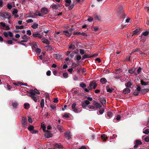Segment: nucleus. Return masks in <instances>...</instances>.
Here are the masks:
<instances>
[{"instance_id": "338daca9", "label": "nucleus", "mask_w": 149, "mask_h": 149, "mask_svg": "<svg viewBox=\"0 0 149 149\" xmlns=\"http://www.w3.org/2000/svg\"><path fill=\"white\" fill-rule=\"evenodd\" d=\"M7 43L9 45L12 44H13V42L11 40H9L7 41Z\"/></svg>"}, {"instance_id": "58836bf2", "label": "nucleus", "mask_w": 149, "mask_h": 149, "mask_svg": "<svg viewBox=\"0 0 149 149\" xmlns=\"http://www.w3.org/2000/svg\"><path fill=\"white\" fill-rule=\"evenodd\" d=\"M113 114V113H112L111 111L108 112L107 113V115L109 118L111 117L112 116Z\"/></svg>"}, {"instance_id": "49530a36", "label": "nucleus", "mask_w": 149, "mask_h": 149, "mask_svg": "<svg viewBox=\"0 0 149 149\" xmlns=\"http://www.w3.org/2000/svg\"><path fill=\"white\" fill-rule=\"evenodd\" d=\"M33 20L32 19H29L26 20L27 23H29L33 22Z\"/></svg>"}, {"instance_id": "a878e982", "label": "nucleus", "mask_w": 149, "mask_h": 149, "mask_svg": "<svg viewBox=\"0 0 149 149\" xmlns=\"http://www.w3.org/2000/svg\"><path fill=\"white\" fill-rule=\"evenodd\" d=\"M38 24H37L35 23H34L31 26V27L35 29L38 28Z\"/></svg>"}, {"instance_id": "7c9ffc66", "label": "nucleus", "mask_w": 149, "mask_h": 149, "mask_svg": "<svg viewBox=\"0 0 149 149\" xmlns=\"http://www.w3.org/2000/svg\"><path fill=\"white\" fill-rule=\"evenodd\" d=\"M15 27L17 29H22L24 28V26H19L18 25H16Z\"/></svg>"}, {"instance_id": "c85d7f7f", "label": "nucleus", "mask_w": 149, "mask_h": 149, "mask_svg": "<svg viewBox=\"0 0 149 149\" xmlns=\"http://www.w3.org/2000/svg\"><path fill=\"white\" fill-rule=\"evenodd\" d=\"M63 117L67 118L70 117V114L69 113H65L64 115L63 116Z\"/></svg>"}, {"instance_id": "4468645a", "label": "nucleus", "mask_w": 149, "mask_h": 149, "mask_svg": "<svg viewBox=\"0 0 149 149\" xmlns=\"http://www.w3.org/2000/svg\"><path fill=\"white\" fill-rule=\"evenodd\" d=\"M95 82L94 81H93L92 82H91L89 84V86L88 87V88L89 89V90H91L92 89V87L93 86V85L95 83Z\"/></svg>"}, {"instance_id": "dca6fc26", "label": "nucleus", "mask_w": 149, "mask_h": 149, "mask_svg": "<svg viewBox=\"0 0 149 149\" xmlns=\"http://www.w3.org/2000/svg\"><path fill=\"white\" fill-rule=\"evenodd\" d=\"M60 7L58 4H55L52 6V8L53 9H57L59 8Z\"/></svg>"}, {"instance_id": "f3484780", "label": "nucleus", "mask_w": 149, "mask_h": 149, "mask_svg": "<svg viewBox=\"0 0 149 149\" xmlns=\"http://www.w3.org/2000/svg\"><path fill=\"white\" fill-rule=\"evenodd\" d=\"M102 139L104 141H105L107 138V137L104 134H102L101 136Z\"/></svg>"}, {"instance_id": "7ed1b4c3", "label": "nucleus", "mask_w": 149, "mask_h": 149, "mask_svg": "<svg viewBox=\"0 0 149 149\" xmlns=\"http://www.w3.org/2000/svg\"><path fill=\"white\" fill-rule=\"evenodd\" d=\"M90 103V102L88 100H86L82 102V107L85 109Z\"/></svg>"}, {"instance_id": "79ce46f5", "label": "nucleus", "mask_w": 149, "mask_h": 149, "mask_svg": "<svg viewBox=\"0 0 149 149\" xmlns=\"http://www.w3.org/2000/svg\"><path fill=\"white\" fill-rule=\"evenodd\" d=\"M80 86L82 88L85 87H86V85L84 83H82L80 84Z\"/></svg>"}, {"instance_id": "6e6552de", "label": "nucleus", "mask_w": 149, "mask_h": 149, "mask_svg": "<svg viewBox=\"0 0 149 149\" xmlns=\"http://www.w3.org/2000/svg\"><path fill=\"white\" fill-rule=\"evenodd\" d=\"M130 90L128 88H125L123 90V93L124 94H126L130 93Z\"/></svg>"}, {"instance_id": "c03bdc74", "label": "nucleus", "mask_w": 149, "mask_h": 149, "mask_svg": "<svg viewBox=\"0 0 149 149\" xmlns=\"http://www.w3.org/2000/svg\"><path fill=\"white\" fill-rule=\"evenodd\" d=\"M100 102L102 104H105L106 100L105 99H103L100 100Z\"/></svg>"}, {"instance_id": "5fc2aeb1", "label": "nucleus", "mask_w": 149, "mask_h": 149, "mask_svg": "<svg viewBox=\"0 0 149 149\" xmlns=\"http://www.w3.org/2000/svg\"><path fill=\"white\" fill-rule=\"evenodd\" d=\"M63 76L65 78H67L68 77V74L67 73H64L63 74Z\"/></svg>"}, {"instance_id": "f8f14e48", "label": "nucleus", "mask_w": 149, "mask_h": 149, "mask_svg": "<svg viewBox=\"0 0 149 149\" xmlns=\"http://www.w3.org/2000/svg\"><path fill=\"white\" fill-rule=\"evenodd\" d=\"M58 129L61 132H63V127L61 125H58L56 126Z\"/></svg>"}, {"instance_id": "864d4df0", "label": "nucleus", "mask_w": 149, "mask_h": 149, "mask_svg": "<svg viewBox=\"0 0 149 149\" xmlns=\"http://www.w3.org/2000/svg\"><path fill=\"white\" fill-rule=\"evenodd\" d=\"M27 34L29 36H30L31 34V33L30 30H28L27 31Z\"/></svg>"}, {"instance_id": "412c9836", "label": "nucleus", "mask_w": 149, "mask_h": 149, "mask_svg": "<svg viewBox=\"0 0 149 149\" xmlns=\"http://www.w3.org/2000/svg\"><path fill=\"white\" fill-rule=\"evenodd\" d=\"M65 137L68 139H69L71 138V135L69 133H67L65 134Z\"/></svg>"}, {"instance_id": "393cba45", "label": "nucleus", "mask_w": 149, "mask_h": 149, "mask_svg": "<svg viewBox=\"0 0 149 149\" xmlns=\"http://www.w3.org/2000/svg\"><path fill=\"white\" fill-rule=\"evenodd\" d=\"M55 146L57 148H62V146L60 143L59 144H56L55 145Z\"/></svg>"}, {"instance_id": "13d9d810", "label": "nucleus", "mask_w": 149, "mask_h": 149, "mask_svg": "<svg viewBox=\"0 0 149 149\" xmlns=\"http://www.w3.org/2000/svg\"><path fill=\"white\" fill-rule=\"evenodd\" d=\"M0 24L3 27H5L6 26L5 24L3 22H0Z\"/></svg>"}, {"instance_id": "f257e3e1", "label": "nucleus", "mask_w": 149, "mask_h": 149, "mask_svg": "<svg viewBox=\"0 0 149 149\" xmlns=\"http://www.w3.org/2000/svg\"><path fill=\"white\" fill-rule=\"evenodd\" d=\"M28 93H29V96L31 97L35 102H37V96L35 93L37 94H40V93L35 88L33 90H31L29 91V92Z\"/></svg>"}, {"instance_id": "a211bd4d", "label": "nucleus", "mask_w": 149, "mask_h": 149, "mask_svg": "<svg viewBox=\"0 0 149 149\" xmlns=\"http://www.w3.org/2000/svg\"><path fill=\"white\" fill-rule=\"evenodd\" d=\"M140 31V29H136L135 31H134V33L132 36L133 35L138 34Z\"/></svg>"}, {"instance_id": "4c0bfd02", "label": "nucleus", "mask_w": 149, "mask_h": 149, "mask_svg": "<svg viewBox=\"0 0 149 149\" xmlns=\"http://www.w3.org/2000/svg\"><path fill=\"white\" fill-rule=\"evenodd\" d=\"M34 129V127L32 125H30L28 128V129L30 131H31Z\"/></svg>"}, {"instance_id": "0e129e2a", "label": "nucleus", "mask_w": 149, "mask_h": 149, "mask_svg": "<svg viewBox=\"0 0 149 149\" xmlns=\"http://www.w3.org/2000/svg\"><path fill=\"white\" fill-rule=\"evenodd\" d=\"M73 111L76 113H78V110L76 108L73 109Z\"/></svg>"}, {"instance_id": "de8ad7c7", "label": "nucleus", "mask_w": 149, "mask_h": 149, "mask_svg": "<svg viewBox=\"0 0 149 149\" xmlns=\"http://www.w3.org/2000/svg\"><path fill=\"white\" fill-rule=\"evenodd\" d=\"M5 27V28L4 29H3V30H8L10 29L9 26L8 25H7V26L6 25V26Z\"/></svg>"}, {"instance_id": "3c124183", "label": "nucleus", "mask_w": 149, "mask_h": 149, "mask_svg": "<svg viewBox=\"0 0 149 149\" xmlns=\"http://www.w3.org/2000/svg\"><path fill=\"white\" fill-rule=\"evenodd\" d=\"M79 52L80 53L82 54H84L85 53L84 50L82 49H79Z\"/></svg>"}, {"instance_id": "9d476101", "label": "nucleus", "mask_w": 149, "mask_h": 149, "mask_svg": "<svg viewBox=\"0 0 149 149\" xmlns=\"http://www.w3.org/2000/svg\"><path fill=\"white\" fill-rule=\"evenodd\" d=\"M29 37L26 35H24L22 37L23 40L21 41V42H27L28 40Z\"/></svg>"}, {"instance_id": "bf43d9fd", "label": "nucleus", "mask_w": 149, "mask_h": 149, "mask_svg": "<svg viewBox=\"0 0 149 149\" xmlns=\"http://www.w3.org/2000/svg\"><path fill=\"white\" fill-rule=\"evenodd\" d=\"M93 20V18H92V17H89L88 19V20L90 22H91Z\"/></svg>"}, {"instance_id": "a19ab883", "label": "nucleus", "mask_w": 149, "mask_h": 149, "mask_svg": "<svg viewBox=\"0 0 149 149\" xmlns=\"http://www.w3.org/2000/svg\"><path fill=\"white\" fill-rule=\"evenodd\" d=\"M50 107L53 110H54L56 108V104H52L50 105Z\"/></svg>"}, {"instance_id": "ddd939ff", "label": "nucleus", "mask_w": 149, "mask_h": 149, "mask_svg": "<svg viewBox=\"0 0 149 149\" xmlns=\"http://www.w3.org/2000/svg\"><path fill=\"white\" fill-rule=\"evenodd\" d=\"M42 41L43 43H46L47 44L49 45V41L47 39L45 38H43L42 39Z\"/></svg>"}, {"instance_id": "b1692460", "label": "nucleus", "mask_w": 149, "mask_h": 149, "mask_svg": "<svg viewBox=\"0 0 149 149\" xmlns=\"http://www.w3.org/2000/svg\"><path fill=\"white\" fill-rule=\"evenodd\" d=\"M125 86L128 88H130L132 85V84L130 82H128L125 84Z\"/></svg>"}, {"instance_id": "6e6d98bb", "label": "nucleus", "mask_w": 149, "mask_h": 149, "mask_svg": "<svg viewBox=\"0 0 149 149\" xmlns=\"http://www.w3.org/2000/svg\"><path fill=\"white\" fill-rule=\"evenodd\" d=\"M130 56H128L126 57V58L125 59V60L126 61H129L130 60Z\"/></svg>"}, {"instance_id": "39448f33", "label": "nucleus", "mask_w": 149, "mask_h": 149, "mask_svg": "<svg viewBox=\"0 0 149 149\" xmlns=\"http://www.w3.org/2000/svg\"><path fill=\"white\" fill-rule=\"evenodd\" d=\"M45 133L44 134L45 136L47 138L52 137V134L50 133V132L48 130H46L45 132H44Z\"/></svg>"}, {"instance_id": "0eeeda50", "label": "nucleus", "mask_w": 149, "mask_h": 149, "mask_svg": "<svg viewBox=\"0 0 149 149\" xmlns=\"http://www.w3.org/2000/svg\"><path fill=\"white\" fill-rule=\"evenodd\" d=\"M64 35L68 37H70L72 35L71 33L70 32L68 31H63Z\"/></svg>"}, {"instance_id": "ea45409f", "label": "nucleus", "mask_w": 149, "mask_h": 149, "mask_svg": "<svg viewBox=\"0 0 149 149\" xmlns=\"http://www.w3.org/2000/svg\"><path fill=\"white\" fill-rule=\"evenodd\" d=\"M77 104L76 103H73L72 105V109H73L75 108V107L76 106Z\"/></svg>"}, {"instance_id": "680f3d73", "label": "nucleus", "mask_w": 149, "mask_h": 149, "mask_svg": "<svg viewBox=\"0 0 149 149\" xmlns=\"http://www.w3.org/2000/svg\"><path fill=\"white\" fill-rule=\"evenodd\" d=\"M81 58V57L80 55H77V59L78 61Z\"/></svg>"}, {"instance_id": "f03ea898", "label": "nucleus", "mask_w": 149, "mask_h": 149, "mask_svg": "<svg viewBox=\"0 0 149 149\" xmlns=\"http://www.w3.org/2000/svg\"><path fill=\"white\" fill-rule=\"evenodd\" d=\"M0 16L4 18L9 19L11 17V14L8 13H1Z\"/></svg>"}, {"instance_id": "052dcab7", "label": "nucleus", "mask_w": 149, "mask_h": 149, "mask_svg": "<svg viewBox=\"0 0 149 149\" xmlns=\"http://www.w3.org/2000/svg\"><path fill=\"white\" fill-rule=\"evenodd\" d=\"M36 51L37 53H40L41 52V49L38 48H37L36 49Z\"/></svg>"}, {"instance_id": "6ab92c4d", "label": "nucleus", "mask_w": 149, "mask_h": 149, "mask_svg": "<svg viewBox=\"0 0 149 149\" xmlns=\"http://www.w3.org/2000/svg\"><path fill=\"white\" fill-rule=\"evenodd\" d=\"M18 105V103L17 102H14L12 103V106L14 108H15L17 107Z\"/></svg>"}, {"instance_id": "c756f323", "label": "nucleus", "mask_w": 149, "mask_h": 149, "mask_svg": "<svg viewBox=\"0 0 149 149\" xmlns=\"http://www.w3.org/2000/svg\"><path fill=\"white\" fill-rule=\"evenodd\" d=\"M100 81L102 83L104 84L107 82V80L104 78H103L100 79Z\"/></svg>"}, {"instance_id": "5701e85b", "label": "nucleus", "mask_w": 149, "mask_h": 149, "mask_svg": "<svg viewBox=\"0 0 149 149\" xmlns=\"http://www.w3.org/2000/svg\"><path fill=\"white\" fill-rule=\"evenodd\" d=\"M142 144L141 141L139 140H137L135 141V144L138 145H140Z\"/></svg>"}, {"instance_id": "423d86ee", "label": "nucleus", "mask_w": 149, "mask_h": 149, "mask_svg": "<svg viewBox=\"0 0 149 149\" xmlns=\"http://www.w3.org/2000/svg\"><path fill=\"white\" fill-rule=\"evenodd\" d=\"M48 12L47 9L45 8H42L41 10V12L43 15H44L47 14Z\"/></svg>"}, {"instance_id": "f704fd0d", "label": "nucleus", "mask_w": 149, "mask_h": 149, "mask_svg": "<svg viewBox=\"0 0 149 149\" xmlns=\"http://www.w3.org/2000/svg\"><path fill=\"white\" fill-rule=\"evenodd\" d=\"M148 91V89H143L141 91V93L142 94H144L147 92Z\"/></svg>"}, {"instance_id": "2f4dec72", "label": "nucleus", "mask_w": 149, "mask_h": 149, "mask_svg": "<svg viewBox=\"0 0 149 149\" xmlns=\"http://www.w3.org/2000/svg\"><path fill=\"white\" fill-rule=\"evenodd\" d=\"M69 48L70 49H71L72 50H74V49L75 48V46L74 45L72 44V45H70V46L69 47Z\"/></svg>"}, {"instance_id": "72a5a7b5", "label": "nucleus", "mask_w": 149, "mask_h": 149, "mask_svg": "<svg viewBox=\"0 0 149 149\" xmlns=\"http://www.w3.org/2000/svg\"><path fill=\"white\" fill-rule=\"evenodd\" d=\"M143 132L146 134H148L149 133V129H146L143 130Z\"/></svg>"}, {"instance_id": "603ef678", "label": "nucleus", "mask_w": 149, "mask_h": 149, "mask_svg": "<svg viewBox=\"0 0 149 149\" xmlns=\"http://www.w3.org/2000/svg\"><path fill=\"white\" fill-rule=\"evenodd\" d=\"M144 140L146 142H149V136H147L145 138Z\"/></svg>"}, {"instance_id": "4be33fe9", "label": "nucleus", "mask_w": 149, "mask_h": 149, "mask_svg": "<svg viewBox=\"0 0 149 149\" xmlns=\"http://www.w3.org/2000/svg\"><path fill=\"white\" fill-rule=\"evenodd\" d=\"M148 33H149V31H146L145 32H143L142 33V34L141 36V37H142V35H143L144 36H146L148 35Z\"/></svg>"}, {"instance_id": "20e7f679", "label": "nucleus", "mask_w": 149, "mask_h": 149, "mask_svg": "<svg viewBox=\"0 0 149 149\" xmlns=\"http://www.w3.org/2000/svg\"><path fill=\"white\" fill-rule=\"evenodd\" d=\"M22 123L24 127L26 128L27 126V119L26 118L23 117L22 120Z\"/></svg>"}, {"instance_id": "1a4fd4ad", "label": "nucleus", "mask_w": 149, "mask_h": 149, "mask_svg": "<svg viewBox=\"0 0 149 149\" xmlns=\"http://www.w3.org/2000/svg\"><path fill=\"white\" fill-rule=\"evenodd\" d=\"M32 36L34 38L38 37L40 38H41L42 37V36L40 33L33 34Z\"/></svg>"}, {"instance_id": "a18cd8bd", "label": "nucleus", "mask_w": 149, "mask_h": 149, "mask_svg": "<svg viewBox=\"0 0 149 149\" xmlns=\"http://www.w3.org/2000/svg\"><path fill=\"white\" fill-rule=\"evenodd\" d=\"M7 8L9 9H11L12 8V6L11 4L8 3L7 5Z\"/></svg>"}, {"instance_id": "e2e57ef3", "label": "nucleus", "mask_w": 149, "mask_h": 149, "mask_svg": "<svg viewBox=\"0 0 149 149\" xmlns=\"http://www.w3.org/2000/svg\"><path fill=\"white\" fill-rule=\"evenodd\" d=\"M51 72L50 70L48 71L46 73L47 75L48 76H50L51 74Z\"/></svg>"}, {"instance_id": "c9c22d12", "label": "nucleus", "mask_w": 149, "mask_h": 149, "mask_svg": "<svg viewBox=\"0 0 149 149\" xmlns=\"http://www.w3.org/2000/svg\"><path fill=\"white\" fill-rule=\"evenodd\" d=\"M56 57V59L58 61L61 60L62 59L61 56L60 55H57Z\"/></svg>"}, {"instance_id": "37998d69", "label": "nucleus", "mask_w": 149, "mask_h": 149, "mask_svg": "<svg viewBox=\"0 0 149 149\" xmlns=\"http://www.w3.org/2000/svg\"><path fill=\"white\" fill-rule=\"evenodd\" d=\"M18 11L17 9H15L12 12V13L13 15H15V14H16L17 13Z\"/></svg>"}, {"instance_id": "4d7b16f0", "label": "nucleus", "mask_w": 149, "mask_h": 149, "mask_svg": "<svg viewBox=\"0 0 149 149\" xmlns=\"http://www.w3.org/2000/svg\"><path fill=\"white\" fill-rule=\"evenodd\" d=\"M90 57H91L89 56H88L86 54H84V56L83 58H89Z\"/></svg>"}, {"instance_id": "774afa93", "label": "nucleus", "mask_w": 149, "mask_h": 149, "mask_svg": "<svg viewBox=\"0 0 149 149\" xmlns=\"http://www.w3.org/2000/svg\"><path fill=\"white\" fill-rule=\"evenodd\" d=\"M141 70V68L140 67H139L137 70V72L139 74V73L140 72Z\"/></svg>"}, {"instance_id": "bb28decb", "label": "nucleus", "mask_w": 149, "mask_h": 149, "mask_svg": "<svg viewBox=\"0 0 149 149\" xmlns=\"http://www.w3.org/2000/svg\"><path fill=\"white\" fill-rule=\"evenodd\" d=\"M40 106L41 107L43 108L44 106V100L42 99L41 101Z\"/></svg>"}, {"instance_id": "cd10ccee", "label": "nucleus", "mask_w": 149, "mask_h": 149, "mask_svg": "<svg viewBox=\"0 0 149 149\" xmlns=\"http://www.w3.org/2000/svg\"><path fill=\"white\" fill-rule=\"evenodd\" d=\"M24 108L25 109H28L30 107V105L28 103H25L24 104Z\"/></svg>"}, {"instance_id": "69168bd1", "label": "nucleus", "mask_w": 149, "mask_h": 149, "mask_svg": "<svg viewBox=\"0 0 149 149\" xmlns=\"http://www.w3.org/2000/svg\"><path fill=\"white\" fill-rule=\"evenodd\" d=\"M104 111V110L103 109H101L100 111H99V112L100 113V114H103Z\"/></svg>"}, {"instance_id": "8fccbe9b", "label": "nucleus", "mask_w": 149, "mask_h": 149, "mask_svg": "<svg viewBox=\"0 0 149 149\" xmlns=\"http://www.w3.org/2000/svg\"><path fill=\"white\" fill-rule=\"evenodd\" d=\"M28 121L31 123L32 122V119H31V117H30V116H29L28 117Z\"/></svg>"}, {"instance_id": "09e8293b", "label": "nucleus", "mask_w": 149, "mask_h": 149, "mask_svg": "<svg viewBox=\"0 0 149 149\" xmlns=\"http://www.w3.org/2000/svg\"><path fill=\"white\" fill-rule=\"evenodd\" d=\"M26 17H33L31 15V13L27 14L26 15Z\"/></svg>"}, {"instance_id": "e433bc0d", "label": "nucleus", "mask_w": 149, "mask_h": 149, "mask_svg": "<svg viewBox=\"0 0 149 149\" xmlns=\"http://www.w3.org/2000/svg\"><path fill=\"white\" fill-rule=\"evenodd\" d=\"M88 107L89 109H94L95 108V107L94 106L92 105L88 106Z\"/></svg>"}, {"instance_id": "9b49d317", "label": "nucleus", "mask_w": 149, "mask_h": 149, "mask_svg": "<svg viewBox=\"0 0 149 149\" xmlns=\"http://www.w3.org/2000/svg\"><path fill=\"white\" fill-rule=\"evenodd\" d=\"M94 105L95 108L96 109H100L102 107V105L101 104L97 102H96L94 104Z\"/></svg>"}, {"instance_id": "2eb2a0df", "label": "nucleus", "mask_w": 149, "mask_h": 149, "mask_svg": "<svg viewBox=\"0 0 149 149\" xmlns=\"http://www.w3.org/2000/svg\"><path fill=\"white\" fill-rule=\"evenodd\" d=\"M41 127L42 128V130L44 132H45L46 130V127L45 125V123L44 122H42L41 123Z\"/></svg>"}, {"instance_id": "aec40b11", "label": "nucleus", "mask_w": 149, "mask_h": 149, "mask_svg": "<svg viewBox=\"0 0 149 149\" xmlns=\"http://www.w3.org/2000/svg\"><path fill=\"white\" fill-rule=\"evenodd\" d=\"M106 90L107 92L110 93H111L113 90V89L110 88L108 86L106 87Z\"/></svg>"}, {"instance_id": "473e14b6", "label": "nucleus", "mask_w": 149, "mask_h": 149, "mask_svg": "<svg viewBox=\"0 0 149 149\" xmlns=\"http://www.w3.org/2000/svg\"><path fill=\"white\" fill-rule=\"evenodd\" d=\"M148 82H146L142 80L141 81V83L142 85H146L148 84Z\"/></svg>"}]
</instances>
